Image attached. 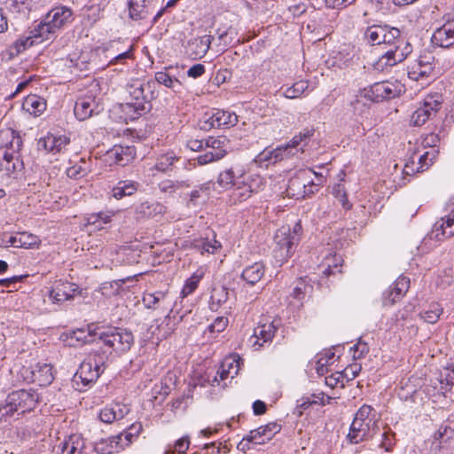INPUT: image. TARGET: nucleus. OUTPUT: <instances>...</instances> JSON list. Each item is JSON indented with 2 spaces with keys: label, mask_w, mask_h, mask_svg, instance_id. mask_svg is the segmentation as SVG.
<instances>
[{
  "label": "nucleus",
  "mask_w": 454,
  "mask_h": 454,
  "mask_svg": "<svg viewBox=\"0 0 454 454\" xmlns=\"http://www.w3.org/2000/svg\"><path fill=\"white\" fill-rule=\"evenodd\" d=\"M126 90L133 101L126 103L123 111L129 114L131 119H136L148 112L151 109V101L158 96L155 82L153 80L146 82L137 79L132 80Z\"/></svg>",
  "instance_id": "f257e3e1"
},
{
  "label": "nucleus",
  "mask_w": 454,
  "mask_h": 454,
  "mask_svg": "<svg viewBox=\"0 0 454 454\" xmlns=\"http://www.w3.org/2000/svg\"><path fill=\"white\" fill-rule=\"evenodd\" d=\"M1 134L7 138L11 137V140L0 147V172L11 177L20 173L24 168L20 154L23 142L19 133L13 129H6Z\"/></svg>",
  "instance_id": "f03ea898"
},
{
  "label": "nucleus",
  "mask_w": 454,
  "mask_h": 454,
  "mask_svg": "<svg viewBox=\"0 0 454 454\" xmlns=\"http://www.w3.org/2000/svg\"><path fill=\"white\" fill-rule=\"evenodd\" d=\"M301 223H296L293 228L282 226L275 233L272 255L275 262L279 266L294 254L295 247L301 239Z\"/></svg>",
  "instance_id": "7ed1b4c3"
},
{
  "label": "nucleus",
  "mask_w": 454,
  "mask_h": 454,
  "mask_svg": "<svg viewBox=\"0 0 454 454\" xmlns=\"http://www.w3.org/2000/svg\"><path fill=\"white\" fill-rule=\"evenodd\" d=\"M97 334L98 335V341L111 354L113 352L118 355L123 354L130 349L134 342L132 333L119 327H109Z\"/></svg>",
  "instance_id": "20e7f679"
},
{
  "label": "nucleus",
  "mask_w": 454,
  "mask_h": 454,
  "mask_svg": "<svg viewBox=\"0 0 454 454\" xmlns=\"http://www.w3.org/2000/svg\"><path fill=\"white\" fill-rule=\"evenodd\" d=\"M142 431L141 423L132 424L127 431L106 439H100L94 444V450L99 454L119 452L128 447Z\"/></svg>",
  "instance_id": "39448f33"
},
{
  "label": "nucleus",
  "mask_w": 454,
  "mask_h": 454,
  "mask_svg": "<svg viewBox=\"0 0 454 454\" xmlns=\"http://www.w3.org/2000/svg\"><path fill=\"white\" fill-rule=\"evenodd\" d=\"M72 10L67 6H56L45 16L43 22L38 27V35L50 39L49 35L55 34L56 30L73 20Z\"/></svg>",
  "instance_id": "423d86ee"
},
{
  "label": "nucleus",
  "mask_w": 454,
  "mask_h": 454,
  "mask_svg": "<svg viewBox=\"0 0 454 454\" xmlns=\"http://www.w3.org/2000/svg\"><path fill=\"white\" fill-rule=\"evenodd\" d=\"M315 174L310 169H300L292 176L286 190V195L296 200L304 199L306 196L314 193L311 189L315 184L311 175Z\"/></svg>",
  "instance_id": "0eeeda50"
},
{
  "label": "nucleus",
  "mask_w": 454,
  "mask_h": 454,
  "mask_svg": "<svg viewBox=\"0 0 454 454\" xmlns=\"http://www.w3.org/2000/svg\"><path fill=\"white\" fill-rule=\"evenodd\" d=\"M404 92V86L398 82L384 81L375 82L369 89H364V98L373 102H380L385 99H392Z\"/></svg>",
  "instance_id": "6e6552de"
},
{
  "label": "nucleus",
  "mask_w": 454,
  "mask_h": 454,
  "mask_svg": "<svg viewBox=\"0 0 454 454\" xmlns=\"http://www.w3.org/2000/svg\"><path fill=\"white\" fill-rule=\"evenodd\" d=\"M39 401V395L35 390L20 389L7 395V403L15 409L18 414H24L33 411Z\"/></svg>",
  "instance_id": "1a4fd4ad"
},
{
  "label": "nucleus",
  "mask_w": 454,
  "mask_h": 454,
  "mask_svg": "<svg viewBox=\"0 0 454 454\" xmlns=\"http://www.w3.org/2000/svg\"><path fill=\"white\" fill-rule=\"evenodd\" d=\"M432 449L435 454H454V427L441 425L433 435Z\"/></svg>",
  "instance_id": "9d476101"
},
{
  "label": "nucleus",
  "mask_w": 454,
  "mask_h": 454,
  "mask_svg": "<svg viewBox=\"0 0 454 454\" xmlns=\"http://www.w3.org/2000/svg\"><path fill=\"white\" fill-rule=\"evenodd\" d=\"M143 303L147 309H160L170 313L174 308V295L168 291L145 293L143 296Z\"/></svg>",
  "instance_id": "9b49d317"
},
{
  "label": "nucleus",
  "mask_w": 454,
  "mask_h": 454,
  "mask_svg": "<svg viewBox=\"0 0 454 454\" xmlns=\"http://www.w3.org/2000/svg\"><path fill=\"white\" fill-rule=\"evenodd\" d=\"M410 288V278L400 276L382 294L384 306H391L400 301Z\"/></svg>",
  "instance_id": "f8f14e48"
},
{
  "label": "nucleus",
  "mask_w": 454,
  "mask_h": 454,
  "mask_svg": "<svg viewBox=\"0 0 454 454\" xmlns=\"http://www.w3.org/2000/svg\"><path fill=\"white\" fill-rule=\"evenodd\" d=\"M157 0H129V14L133 20L147 19L157 10Z\"/></svg>",
  "instance_id": "ddd939ff"
},
{
  "label": "nucleus",
  "mask_w": 454,
  "mask_h": 454,
  "mask_svg": "<svg viewBox=\"0 0 454 454\" xmlns=\"http://www.w3.org/2000/svg\"><path fill=\"white\" fill-rule=\"evenodd\" d=\"M371 421H363L354 419L349 432L347 435L348 442L352 444H357L363 441H367L373 437L371 434Z\"/></svg>",
  "instance_id": "4468645a"
},
{
  "label": "nucleus",
  "mask_w": 454,
  "mask_h": 454,
  "mask_svg": "<svg viewBox=\"0 0 454 454\" xmlns=\"http://www.w3.org/2000/svg\"><path fill=\"white\" fill-rule=\"evenodd\" d=\"M440 109V102L430 99L426 100L423 106L418 108L411 115V121L414 126H422L425 122L435 115Z\"/></svg>",
  "instance_id": "2eb2a0df"
},
{
  "label": "nucleus",
  "mask_w": 454,
  "mask_h": 454,
  "mask_svg": "<svg viewBox=\"0 0 454 454\" xmlns=\"http://www.w3.org/2000/svg\"><path fill=\"white\" fill-rule=\"evenodd\" d=\"M281 429L277 423H269L262 426L254 430H251L245 440L247 442H254L255 444H263L266 441L270 440Z\"/></svg>",
  "instance_id": "dca6fc26"
},
{
  "label": "nucleus",
  "mask_w": 454,
  "mask_h": 454,
  "mask_svg": "<svg viewBox=\"0 0 454 454\" xmlns=\"http://www.w3.org/2000/svg\"><path fill=\"white\" fill-rule=\"evenodd\" d=\"M213 39L212 35H206L189 41L186 53L194 59L203 58L208 51Z\"/></svg>",
  "instance_id": "f3484780"
},
{
  "label": "nucleus",
  "mask_w": 454,
  "mask_h": 454,
  "mask_svg": "<svg viewBox=\"0 0 454 454\" xmlns=\"http://www.w3.org/2000/svg\"><path fill=\"white\" fill-rule=\"evenodd\" d=\"M167 212V207L158 201H145L136 207L135 213L137 218L160 217Z\"/></svg>",
  "instance_id": "a211bd4d"
},
{
  "label": "nucleus",
  "mask_w": 454,
  "mask_h": 454,
  "mask_svg": "<svg viewBox=\"0 0 454 454\" xmlns=\"http://www.w3.org/2000/svg\"><path fill=\"white\" fill-rule=\"evenodd\" d=\"M402 52L398 51L395 52L386 50L375 63L374 67L377 70L384 71L386 68L403 61L409 56V48L402 49Z\"/></svg>",
  "instance_id": "6ab92c4d"
},
{
  "label": "nucleus",
  "mask_w": 454,
  "mask_h": 454,
  "mask_svg": "<svg viewBox=\"0 0 454 454\" xmlns=\"http://www.w3.org/2000/svg\"><path fill=\"white\" fill-rule=\"evenodd\" d=\"M76 289L73 283L58 281L50 292V298L56 303L62 302L72 299Z\"/></svg>",
  "instance_id": "aec40b11"
},
{
  "label": "nucleus",
  "mask_w": 454,
  "mask_h": 454,
  "mask_svg": "<svg viewBox=\"0 0 454 454\" xmlns=\"http://www.w3.org/2000/svg\"><path fill=\"white\" fill-rule=\"evenodd\" d=\"M70 143V139L66 135L48 134L38 142L40 147L48 152L60 153Z\"/></svg>",
  "instance_id": "412c9836"
},
{
  "label": "nucleus",
  "mask_w": 454,
  "mask_h": 454,
  "mask_svg": "<svg viewBox=\"0 0 454 454\" xmlns=\"http://www.w3.org/2000/svg\"><path fill=\"white\" fill-rule=\"evenodd\" d=\"M432 42L437 46L449 48L454 44V26L446 23L435 30L432 36Z\"/></svg>",
  "instance_id": "4be33fe9"
},
{
  "label": "nucleus",
  "mask_w": 454,
  "mask_h": 454,
  "mask_svg": "<svg viewBox=\"0 0 454 454\" xmlns=\"http://www.w3.org/2000/svg\"><path fill=\"white\" fill-rule=\"evenodd\" d=\"M102 373L96 369L87 358L80 364L74 374V380H81L84 386L95 382Z\"/></svg>",
  "instance_id": "5701e85b"
},
{
  "label": "nucleus",
  "mask_w": 454,
  "mask_h": 454,
  "mask_svg": "<svg viewBox=\"0 0 454 454\" xmlns=\"http://www.w3.org/2000/svg\"><path fill=\"white\" fill-rule=\"evenodd\" d=\"M433 233L437 239L454 236V208L446 219L442 218L434 224Z\"/></svg>",
  "instance_id": "b1692460"
},
{
  "label": "nucleus",
  "mask_w": 454,
  "mask_h": 454,
  "mask_svg": "<svg viewBox=\"0 0 454 454\" xmlns=\"http://www.w3.org/2000/svg\"><path fill=\"white\" fill-rule=\"evenodd\" d=\"M136 155L134 146L114 145L109 152L108 156L114 160V163L125 166Z\"/></svg>",
  "instance_id": "393cba45"
},
{
  "label": "nucleus",
  "mask_w": 454,
  "mask_h": 454,
  "mask_svg": "<svg viewBox=\"0 0 454 454\" xmlns=\"http://www.w3.org/2000/svg\"><path fill=\"white\" fill-rule=\"evenodd\" d=\"M96 109L95 99L90 97L79 98L74 105V113L80 121H84L92 116Z\"/></svg>",
  "instance_id": "a878e982"
},
{
  "label": "nucleus",
  "mask_w": 454,
  "mask_h": 454,
  "mask_svg": "<svg viewBox=\"0 0 454 454\" xmlns=\"http://www.w3.org/2000/svg\"><path fill=\"white\" fill-rule=\"evenodd\" d=\"M53 380L52 366L49 364H37L32 370V380L40 386H48Z\"/></svg>",
  "instance_id": "bb28decb"
},
{
  "label": "nucleus",
  "mask_w": 454,
  "mask_h": 454,
  "mask_svg": "<svg viewBox=\"0 0 454 454\" xmlns=\"http://www.w3.org/2000/svg\"><path fill=\"white\" fill-rule=\"evenodd\" d=\"M140 184L133 180H120L112 189V196L116 200H121L127 196L135 194Z\"/></svg>",
  "instance_id": "cd10ccee"
},
{
  "label": "nucleus",
  "mask_w": 454,
  "mask_h": 454,
  "mask_svg": "<svg viewBox=\"0 0 454 454\" xmlns=\"http://www.w3.org/2000/svg\"><path fill=\"white\" fill-rule=\"evenodd\" d=\"M22 108L31 115L39 116L46 109V102L43 98L31 94L23 101Z\"/></svg>",
  "instance_id": "c85d7f7f"
},
{
  "label": "nucleus",
  "mask_w": 454,
  "mask_h": 454,
  "mask_svg": "<svg viewBox=\"0 0 454 454\" xmlns=\"http://www.w3.org/2000/svg\"><path fill=\"white\" fill-rule=\"evenodd\" d=\"M265 273V267L262 262H257L246 267L241 274L242 279L247 284L254 286L259 282Z\"/></svg>",
  "instance_id": "c756f323"
},
{
  "label": "nucleus",
  "mask_w": 454,
  "mask_h": 454,
  "mask_svg": "<svg viewBox=\"0 0 454 454\" xmlns=\"http://www.w3.org/2000/svg\"><path fill=\"white\" fill-rule=\"evenodd\" d=\"M110 356L111 353L106 349V348H100L98 350L90 352L86 358L91 362L96 369L103 373L108 364Z\"/></svg>",
  "instance_id": "7c9ffc66"
},
{
  "label": "nucleus",
  "mask_w": 454,
  "mask_h": 454,
  "mask_svg": "<svg viewBox=\"0 0 454 454\" xmlns=\"http://www.w3.org/2000/svg\"><path fill=\"white\" fill-rule=\"evenodd\" d=\"M228 300V288L223 286H215L212 288L209 301V309L212 311H217Z\"/></svg>",
  "instance_id": "2f4dec72"
},
{
  "label": "nucleus",
  "mask_w": 454,
  "mask_h": 454,
  "mask_svg": "<svg viewBox=\"0 0 454 454\" xmlns=\"http://www.w3.org/2000/svg\"><path fill=\"white\" fill-rule=\"evenodd\" d=\"M413 152L417 153L416 158V169L420 172L427 170L435 160L438 155V149H429L428 151L420 153V150L417 149Z\"/></svg>",
  "instance_id": "473e14b6"
},
{
  "label": "nucleus",
  "mask_w": 454,
  "mask_h": 454,
  "mask_svg": "<svg viewBox=\"0 0 454 454\" xmlns=\"http://www.w3.org/2000/svg\"><path fill=\"white\" fill-rule=\"evenodd\" d=\"M275 332L276 326L273 323L258 325L254 330V337L257 339L254 345L259 344V346H262V343L270 340L273 338Z\"/></svg>",
  "instance_id": "72a5a7b5"
},
{
  "label": "nucleus",
  "mask_w": 454,
  "mask_h": 454,
  "mask_svg": "<svg viewBox=\"0 0 454 454\" xmlns=\"http://www.w3.org/2000/svg\"><path fill=\"white\" fill-rule=\"evenodd\" d=\"M159 190L160 192L168 195H172L177 191L190 187V184L187 180H163L159 184Z\"/></svg>",
  "instance_id": "f704fd0d"
},
{
  "label": "nucleus",
  "mask_w": 454,
  "mask_h": 454,
  "mask_svg": "<svg viewBox=\"0 0 454 454\" xmlns=\"http://www.w3.org/2000/svg\"><path fill=\"white\" fill-rule=\"evenodd\" d=\"M239 369V364L236 358H226L223 362L221 368L218 370L217 374L219 375L221 380H223L228 377L232 379L235 375L238 374Z\"/></svg>",
  "instance_id": "c9c22d12"
},
{
  "label": "nucleus",
  "mask_w": 454,
  "mask_h": 454,
  "mask_svg": "<svg viewBox=\"0 0 454 454\" xmlns=\"http://www.w3.org/2000/svg\"><path fill=\"white\" fill-rule=\"evenodd\" d=\"M215 120H217V129L229 128L236 125L238 122V116L234 113L215 109Z\"/></svg>",
  "instance_id": "e433bc0d"
},
{
  "label": "nucleus",
  "mask_w": 454,
  "mask_h": 454,
  "mask_svg": "<svg viewBox=\"0 0 454 454\" xmlns=\"http://www.w3.org/2000/svg\"><path fill=\"white\" fill-rule=\"evenodd\" d=\"M432 71L424 69L423 67L419 66V63L414 61L408 68V76L411 80L421 82V85L426 84L425 80L429 78L432 74Z\"/></svg>",
  "instance_id": "4c0bfd02"
},
{
  "label": "nucleus",
  "mask_w": 454,
  "mask_h": 454,
  "mask_svg": "<svg viewBox=\"0 0 454 454\" xmlns=\"http://www.w3.org/2000/svg\"><path fill=\"white\" fill-rule=\"evenodd\" d=\"M160 84L164 85L165 87L171 89L173 90H176V89H179L182 84L180 81L171 76L166 71H160L155 73V80L153 81Z\"/></svg>",
  "instance_id": "58836bf2"
},
{
  "label": "nucleus",
  "mask_w": 454,
  "mask_h": 454,
  "mask_svg": "<svg viewBox=\"0 0 454 454\" xmlns=\"http://www.w3.org/2000/svg\"><path fill=\"white\" fill-rule=\"evenodd\" d=\"M176 160H177L176 153L174 152H168L157 159L154 168L160 172H167L171 168Z\"/></svg>",
  "instance_id": "ea45409f"
},
{
  "label": "nucleus",
  "mask_w": 454,
  "mask_h": 454,
  "mask_svg": "<svg viewBox=\"0 0 454 454\" xmlns=\"http://www.w3.org/2000/svg\"><path fill=\"white\" fill-rule=\"evenodd\" d=\"M203 276L204 273L202 271L197 270L189 278H187L181 291L182 297H186L192 294L197 289Z\"/></svg>",
  "instance_id": "a19ab883"
},
{
  "label": "nucleus",
  "mask_w": 454,
  "mask_h": 454,
  "mask_svg": "<svg viewBox=\"0 0 454 454\" xmlns=\"http://www.w3.org/2000/svg\"><path fill=\"white\" fill-rule=\"evenodd\" d=\"M342 262H343L342 257L336 254L332 257L325 258V262H324V265L325 267L322 270L323 274L325 277H328L330 275H334L335 272H340V270L339 269V267L341 266Z\"/></svg>",
  "instance_id": "79ce46f5"
},
{
  "label": "nucleus",
  "mask_w": 454,
  "mask_h": 454,
  "mask_svg": "<svg viewBox=\"0 0 454 454\" xmlns=\"http://www.w3.org/2000/svg\"><path fill=\"white\" fill-rule=\"evenodd\" d=\"M382 36H383V27H381V26L369 27L364 32V38L372 45L381 44Z\"/></svg>",
  "instance_id": "37998d69"
},
{
  "label": "nucleus",
  "mask_w": 454,
  "mask_h": 454,
  "mask_svg": "<svg viewBox=\"0 0 454 454\" xmlns=\"http://www.w3.org/2000/svg\"><path fill=\"white\" fill-rule=\"evenodd\" d=\"M442 308L438 303H432L429 305L427 310L421 313V317L425 322L434 324L438 321L440 316L442 314Z\"/></svg>",
  "instance_id": "c03bdc74"
},
{
  "label": "nucleus",
  "mask_w": 454,
  "mask_h": 454,
  "mask_svg": "<svg viewBox=\"0 0 454 454\" xmlns=\"http://www.w3.org/2000/svg\"><path fill=\"white\" fill-rule=\"evenodd\" d=\"M404 39L401 35V31L396 27H388L387 26L383 27V36L381 39V44L388 45L391 43H395V41H400Z\"/></svg>",
  "instance_id": "a18cd8bd"
},
{
  "label": "nucleus",
  "mask_w": 454,
  "mask_h": 454,
  "mask_svg": "<svg viewBox=\"0 0 454 454\" xmlns=\"http://www.w3.org/2000/svg\"><path fill=\"white\" fill-rule=\"evenodd\" d=\"M309 83L307 81H299L294 83L293 86L287 88L284 91V96L287 98H299L308 89Z\"/></svg>",
  "instance_id": "49530a36"
},
{
  "label": "nucleus",
  "mask_w": 454,
  "mask_h": 454,
  "mask_svg": "<svg viewBox=\"0 0 454 454\" xmlns=\"http://www.w3.org/2000/svg\"><path fill=\"white\" fill-rule=\"evenodd\" d=\"M225 154V150H218L215 152L207 150L205 153L197 157V161L199 165H206L207 163L221 160L224 157Z\"/></svg>",
  "instance_id": "de8ad7c7"
},
{
  "label": "nucleus",
  "mask_w": 454,
  "mask_h": 454,
  "mask_svg": "<svg viewBox=\"0 0 454 454\" xmlns=\"http://www.w3.org/2000/svg\"><path fill=\"white\" fill-rule=\"evenodd\" d=\"M253 192L252 184H243L233 190L231 198L234 201L241 202L247 200Z\"/></svg>",
  "instance_id": "09e8293b"
},
{
  "label": "nucleus",
  "mask_w": 454,
  "mask_h": 454,
  "mask_svg": "<svg viewBox=\"0 0 454 454\" xmlns=\"http://www.w3.org/2000/svg\"><path fill=\"white\" fill-rule=\"evenodd\" d=\"M18 243L20 247L31 248L40 244V239L37 236L28 232H20Z\"/></svg>",
  "instance_id": "8fccbe9b"
},
{
  "label": "nucleus",
  "mask_w": 454,
  "mask_h": 454,
  "mask_svg": "<svg viewBox=\"0 0 454 454\" xmlns=\"http://www.w3.org/2000/svg\"><path fill=\"white\" fill-rule=\"evenodd\" d=\"M312 291V286L307 283L303 279H301L296 286L294 288L291 296L296 299L297 301H303L307 294H310Z\"/></svg>",
  "instance_id": "3c124183"
},
{
  "label": "nucleus",
  "mask_w": 454,
  "mask_h": 454,
  "mask_svg": "<svg viewBox=\"0 0 454 454\" xmlns=\"http://www.w3.org/2000/svg\"><path fill=\"white\" fill-rule=\"evenodd\" d=\"M235 177L232 168L226 169L219 174L217 184L223 189H229L234 184Z\"/></svg>",
  "instance_id": "603ef678"
},
{
  "label": "nucleus",
  "mask_w": 454,
  "mask_h": 454,
  "mask_svg": "<svg viewBox=\"0 0 454 454\" xmlns=\"http://www.w3.org/2000/svg\"><path fill=\"white\" fill-rule=\"evenodd\" d=\"M254 162L260 167H268L269 164H275L277 161H275L274 150H263L255 157Z\"/></svg>",
  "instance_id": "864d4df0"
},
{
  "label": "nucleus",
  "mask_w": 454,
  "mask_h": 454,
  "mask_svg": "<svg viewBox=\"0 0 454 454\" xmlns=\"http://www.w3.org/2000/svg\"><path fill=\"white\" fill-rule=\"evenodd\" d=\"M215 109L210 112L205 113L202 119L200 121V127L201 129L209 130L211 129H216L217 120H215Z\"/></svg>",
  "instance_id": "5fc2aeb1"
},
{
  "label": "nucleus",
  "mask_w": 454,
  "mask_h": 454,
  "mask_svg": "<svg viewBox=\"0 0 454 454\" xmlns=\"http://www.w3.org/2000/svg\"><path fill=\"white\" fill-rule=\"evenodd\" d=\"M122 417V411L119 410V412H117L114 408H105L101 410L99 413L100 420L105 423H112L113 421L120 419Z\"/></svg>",
  "instance_id": "6e6d98bb"
},
{
  "label": "nucleus",
  "mask_w": 454,
  "mask_h": 454,
  "mask_svg": "<svg viewBox=\"0 0 454 454\" xmlns=\"http://www.w3.org/2000/svg\"><path fill=\"white\" fill-rule=\"evenodd\" d=\"M275 161H280L294 156L297 153L286 143L274 149Z\"/></svg>",
  "instance_id": "4d7b16f0"
},
{
  "label": "nucleus",
  "mask_w": 454,
  "mask_h": 454,
  "mask_svg": "<svg viewBox=\"0 0 454 454\" xmlns=\"http://www.w3.org/2000/svg\"><path fill=\"white\" fill-rule=\"evenodd\" d=\"M325 382L328 387L332 388L337 387L339 384H340L341 387H344L345 386L343 374L340 372L326 376Z\"/></svg>",
  "instance_id": "13d9d810"
},
{
  "label": "nucleus",
  "mask_w": 454,
  "mask_h": 454,
  "mask_svg": "<svg viewBox=\"0 0 454 454\" xmlns=\"http://www.w3.org/2000/svg\"><path fill=\"white\" fill-rule=\"evenodd\" d=\"M229 320L225 317H218L215 321L208 326V330L211 333H222L228 325Z\"/></svg>",
  "instance_id": "bf43d9fd"
},
{
  "label": "nucleus",
  "mask_w": 454,
  "mask_h": 454,
  "mask_svg": "<svg viewBox=\"0 0 454 454\" xmlns=\"http://www.w3.org/2000/svg\"><path fill=\"white\" fill-rule=\"evenodd\" d=\"M434 57L431 53L423 54L419 57L415 62L419 63L420 67H423L424 69H427L428 71H434Z\"/></svg>",
  "instance_id": "052dcab7"
},
{
  "label": "nucleus",
  "mask_w": 454,
  "mask_h": 454,
  "mask_svg": "<svg viewBox=\"0 0 454 454\" xmlns=\"http://www.w3.org/2000/svg\"><path fill=\"white\" fill-rule=\"evenodd\" d=\"M387 50V51H400L402 52V49H404V48H409V55L412 52V46L411 44L408 42V40H406L405 38L404 39H402L400 41H395V43H391V44H388L386 46Z\"/></svg>",
  "instance_id": "680f3d73"
},
{
  "label": "nucleus",
  "mask_w": 454,
  "mask_h": 454,
  "mask_svg": "<svg viewBox=\"0 0 454 454\" xmlns=\"http://www.w3.org/2000/svg\"><path fill=\"white\" fill-rule=\"evenodd\" d=\"M440 142V137L437 134L430 133L427 134L421 142V145L424 149L430 148V149H436L437 145Z\"/></svg>",
  "instance_id": "e2e57ef3"
},
{
  "label": "nucleus",
  "mask_w": 454,
  "mask_h": 454,
  "mask_svg": "<svg viewBox=\"0 0 454 454\" xmlns=\"http://www.w3.org/2000/svg\"><path fill=\"white\" fill-rule=\"evenodd\" d=\"M361 371V365L358 364H353L344 369L342 372L344 380L347 381L354 380Z\"/></svg>",
  "instance_id": "0e129e2a"
},
{
  "label": "nucleus",
  "mask_w": 454,
  "mask_h": 454,
  "mask_svg": "<svg viewBox=\"0 0 454 454\" xmlns=\"http://www.w3.org/2000/svg\"><path fill=\"white\" fill-rule=\"evenodd\" d=\"M416 158H417V153L412 152L404 165L403 172L406 175H411L416 172H420L419 169H416Z\"/></svg>",
  "instance_id": "69168bd1"
},
{
  "label": "nucleus",
  "mask_w": 454,
  "mask_h": 454,
  "mask_svg": "<svg viewBox=\"0 0 454 454\" xmlns=\"http://www.w3.org/2000/svg\"><path fill=\"white\" fill-rule=\"evenodd\" d=\"M132 47L129 51H126L124 52H121L118 54L117 56L114 57L108 63L107 67L121 64L123 65L125 63V60L128 59H132Z\"/></svg>",
  "instance_id": "338daca9"
},
{
  "label": "nucleus",
  "mask_w": 454,
  "mask_h": 454,
  "mask_svg": "<svg viewBox=\"0 0 454 454\" xmlns=\"http://www.w3.org/2000/svg\"><path fill=\"white\" fill-rule=\"evenodd\" d=\"M352 349H354V354H353V357L355 359H360L362 358L365 354L368 353L369 351V347L367 345V343L365 342H363L361 340H359L353 348Z\"/></svg>",
  "instance_id": "774afa93"
}]
</instances>
